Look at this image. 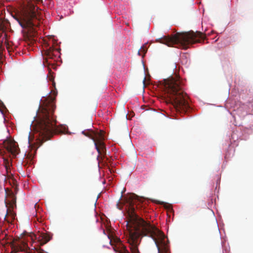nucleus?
<instances>
[{"label":"nucleus","instance_id":"16","mask_svg":"<svg viewBox=\"0 0 253 253\" xmlns=\"http://www.w3.org/2000/svg\"><path fill=\"white\" fill-rule=\"evenodd\" d=\"M147 51V49L144 47V46H143L141 47V48L139 49V50L138 51V54L139 55H144L142 54V52L144 54Z\"/></svg>","mask_w":253,"mask_h":253},{"label":"nucleus","instance_id":"20","mask_svg":"<svg viewBox=\"0 0 253 253\" xmlns=\"http://www.w3.org/2000/svg\"><path fill=\"white\" fill-rule=\"evenodd\" d=\"M7 219H11V217H7Z\"/></svg>","mask_w":253,"mask_h":253},{"label":"nucleus","instance_id":"19","mask_svg":"<svg viewBox=\"0 0 253 253\" xmlns=\"http://www.w3.org/2000/svg\"><path fill=\"white\" fill-rule=\"evenodd\" d=\"M145 82H146V77H144L143 80V84L144 86H145Z\"/></svg>","mask_w":253,"mask_h":253},{"label":"nucleus","instance_id":"8","mask_svg":"<svg viewBox=\"0 0 253 253\" xmlns=\"http://www.w3.org/2000/svg\"><path fill=\"white\" fill-rule=\"evenodd\" d=\"M110 239V243L112 246H114V250L120 253H129L126 247L122 243L121 240L117 237L108 236Z\"/></svg>","mask_w":253,"mask_h":253},{"label":"nucleus","instance_id":"15","mask_svg":"<svg viewBox=\"0 0 253 253\" xmlns=\"http://www.w3.org/2000/svg\"><path fill=\"white\" fill-rule=\"evenodd\" d=\"M8 26V23L2 22L0 23V31L2 32H4Z\"/></svg>","mask_w":253,"mask_h":253},{"label":"nucleus","instance_id":"7","mask_svg":"<svg viewBox=\"0 0 253 253\" xmlns=\"http://www.w3.org/2000/svg\"><path fill=\"white\" fill-rule=\"evenodd\" d=\"M10 246L12 249L11 253H16L19 251L30 253V249L25 239L13 240L10 243Z\"/></svg>","mask_w":253,"mask_h":253},{"label":"nucleus","instance_id":"12","mask_svg":"<svg viewBox=\"0 0 253 253\" xmlns=\"http://www.w3.org/2000/svg\"><path fill=\"white\" fill-rule=\"evenodd\" d=\"M39 233H40L39 239L41 241V244H45L50 240L51 237L48 234L40 232Z\"/></svg>","mask_w":253,"mask_h":253},{"label":"nucleus","instance_id":"2","mask_svg":"<svg viewBox=\"0 0 253 253\" xmlns=\"http://www.w3.org/2000/svg\"><path fill=\"white\" fill-rule=\"evenodd\" d=\"M38 111V119L34 125V129L41 136L42 141L49 139L54 134L66 132L67 128L63 125L57 126L53 115L55 105L51 97L45 98Z\"/></svg>","mask_w":253,"mask_h":253},{"label":"nucleus","instance_id":"13","mask_svg":"<svg viewBox=\"0 0 253 253\" xmlns=\"http://www.w3.org/2000/svg\"><path fill=\"white\" fill-rule=\"evenodd\" d=\"M11 159H3V165L5 167L7 174L9 172V169H10V167L11 165V162L9 160Z\"/></svg>","mask_w":253,"mask_h":253},{"label":"nucleus","instance_id":"6","mask_svg":"<svg viewBox=\"0 0 253 253\" xmlns=\"http://www.w3.org/2000/svg\"><path fill=\"white\" fill-rule=\"evenodd\" d=\"M83 133L85 136L91 139L94 142L95 148L97 150L98 155L97 158H102L106 154V148L104 142V131L101 130H87L83 131Z\"/></svg>","mask_w":253,"mask_h":253},{"label":"nucleus","instance_id":"9","mask_svg":"<svg viewBox=\"0 0 253 253\" xmlns=\"http://www.w3.org/2000/svg\"><path fill=\"white\" fill-rule=\"evenodd\" d=\"M4 146L8 153L15 157L20 152V149L17 143L12 140H8L4 142Z\"/></svg>","mask_w":253,"mask_h":253},{"label":"nucleus","instance_id":"11","mask_svg":"<svg viewBox=\"0 0 253 253\" xmlns=\"http://www.w3.org/2000/svg\"><path fill=\"white\" fill-rule=\"evenodd\" d=\"M15 213H14L11 209H7L6 214L4 217V220H6L8 223H12L15 219Z\"/></svg>","mask_w":253,"mask_h":253},{"label":"nucleus","instance_id":"17","mask_svg":"<svg viewBox=\"0 0 253 253\" xmlns=\"http://www.w3.org/2000/svg\"><path fill=\"white\" fill-rule=\"evenodd\" d=\"M36 153V150H32L29 153V156H28L27 158H31L34 156L35 153Z\"/></svg>","mask_w":253,"mask_h":253},{"label":"nucleus","instance_id":"10","mask_svg":"<svg viewBox=\"0 0 253 253\" xmlns=\"http://www.w3.org/2000/svg\"><path fill=\"white\" fill-rule=\"evenodd\" d=\"M57 53V49L53 47V46H50L48 48L46 49L45 51L46 57L44 59V61L43 62V64L45 66V64H49L50 62H49L48 59H53L54 57L57 56L56 53Z\"/></svg>","mask_w":253,"mask_h":253},{"label":"nucleus","instance_id":"22","mask_svg":"<svg viewBox=\"0 0 253 253\" xmlns=\"http://www.w3.org/2000/svg\"><path fill=\"white\" fill-rule=\"evenodd\" d=\"M106 160H109V159H106ZM109 160H111V159H109Z\"/></svg>","mask_w":253,"mask_h":253},{"label":"nucleus","instance_id":"5","mask_svg":"<svg viewBox=\"0 0 253 253\" xmlns=\"http://www.w3.org/2000/svg\"><path fill=\"white\" fill-rule=\"evenodd\" d=\"M39 15L38 7H36L33 4H29L20 13L15 14L13 17L22 28L31 29L33 27L39 25Z\"/></svg>","mask_w":253,"mask_h":253},{"label":"nucleus","instance_id":"18","mask_svg":"<svg viewBox=\"0 0 253 253\" xmlns=\"http://www.w3.org/2000/svg\"><path fill=\"white\" fill-rule=\"evenodd\" d=\"M104 159H97L98 160V166H99L101 164V163H102V162H103V161Z\"/></svg>","mask_w":253,"mask_h":253},{"label":"nucleus","instance_id":"3","mask_svg":"<svg viewBox=\"0 0 253 253\" xmlns=\"http://www.w3.org/2000/svg\"><path fill=\"white\" fill-rule=\"evenodd\" d=\"M165 98L167 103H171L177 111L187 113L190 110L188 97L183 89L179 77L175 75L163 81Z\"/></svg>","mask_w":253,"mask_h":253},{"label":"nucleus","instance_id":"21","mask_svg":"<svg viewBox=\"0 0 253 253\" xmlns=\"http://www.w3.org/2000/svg\"><path fill=\"white\" fill-rule=\"evenodd\" d=\"M34 159H30L31 161H32Z\"/></svg>","mask_w":253,"mask_h":253},{"label":"nucleus","instance_id":"14","mask_svg":"<svg viewBox=\"0 0 253 253\" xmlns=\"http://www.w3.org/2000/svg\"><path fill=\"white\" fill-rule=\"evenodd\" d=\"M7 196L8 198H10V204L11 206H13L16 203L15 196L12 192H9V194H7Z\"/></svg>","mask_w":253,"mask_h":253},{"label":"nucleus","instance_id":"4","mask_svg":"<svg viewBox=\"0 0 253 253\" xmlns=\"http://www.w3.org/2000/svg\"><path fill=\"white\" fill-rule=\"evenodd\" d=\"M204 36L202 32H194L190 31L186 32L177 33L172 36H164L157 39L156 41L168 45V46H175L178 48L187 49L190 44L197 42H201Z\"/></svg>","mask_w":253,"mask_h":253},{"label":"nucleus","instance_id":"1","mask_svg":"<svg viewBox=\"0 0 253 253\" xmlns=\"http://www.w3.org/2000/svg\"><path fill=\"white\" fill-rule=\"evenodd\" d=\"M127 208L126 229L129 233L127 242L132 253H138V246L140 236H147L154 241L158 253H170L169 242L163 232L149 221L140 218L136 211L143 208V202L135 194H130L126 198Z\"/></svg>","mask_w":253,"mask_h":253}]
</instances>
